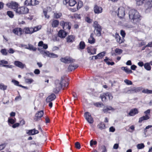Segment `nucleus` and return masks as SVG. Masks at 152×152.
<instances>
[{"instance_id":"39448f33","label":"nucleus","mask_w":152,"mask_h":152,"mask_svg":"<svg viewBox=\"0 0 152 152\" xmlns=\"http://www.w3.org/2000/svg\"><path fill=\"white\" fill-rule=\"evenodd\" d=\"M7 7L12 8L15 12L19 6L18 4L15 1H12L10 3H8L6 4Z\"/></svg>"},{"instance_id":"f3484780","label":"nucleus","mask_w":152,"mask_h":152,"mask_svg":"<svg viewBox=\"0 0 152 152\" xmlns=\"http://www.w3.org/2000/svg\"><path fill=\"white\" fill-rule=\"evenodd\" d=\"M33 28H24L23 31L25 34H31L34 32Z\"/></svg>"},{"instance_id":"09e8293b","label":"nucleus","mask_w":152,"mask_h":152,"mask_svg":"<svg viewBox=\"0 0 152 152\" xmlns=\"http://www.w3.org/2000/svg\"><path fill=\"white\" fill-rule=\"evenodd\" d=\"M0 52L3 55H7V50L5 49H2Z\"/></svg>"},{"instance_id":"13d9d810","label":"nucleus","mask_w":152,"mask_h":152,"mask_svg":"<svg viewBox=\"0 0 152 152\" xmlns=\"http://www.w3.org/2000/svg\"><path fill=\"white\" fill-rule=\"evenodd\" d=\"M97 142L96 141H93V140H91L90 142V145L92 146L93 145H96L97 144Z\"/></svg>"},{"instance_id":"a19ab883","label":"nucleus","mask_w":152,"mask_h":152,"mask_svg":"<svg viewBox=\"0 0 152 152\" xmlns=\"http://www.w3.org/2000/svg\"><path fill=\"white\" fill-rule=\"evenodd\" d=\"M105 53H106L105 52H102L98 54L97 55V56H98L99 58H100L104 56H105Z\"/></svg>"},{"instance_id":"1a4fd4ad","label":"nucleus","mask_w":152,"mask_h":152,"mask_svg":"<svg viewBox=\"0 0 152 152\" xmlns=\"http://www.w3.org/2000/svg\"><path fill=\"white\" fill-rule=\"evenodd\" d=\"M44 114V113L43 110H40L37 112L35 114V117L34 118V120L37 121L40 120L41 118L43 116Z\"/></svg>"},{"instance_id":"20e7f679","label":"nucleus","mask_w":152,"mask_h":152,"mask_svg":"<svg viewBox=\"0 0 152 152\" xmlns=\"http://www.w3.org/2000/svg\"><path fill=\"white\" fill-rule=\"evenodd\" d=\"M29 10L27 7H21L17 8L15 12L16 14L17 15L26 14L28 13Z\"/></svg>"},{"instance_id":"5701e85b","label":"nucleus","mask_w":152,"mask_h":152,"mask_svg":"<svg viewBox=\"0 0 152 152\" xmlns=\"http://www.w3.org/2000/svg\"><path fill=\"white\" fill-rule=\"evenodd\" d=\"M82 5L83 4L82 2L80 1L78 2L77 8L71 9V10L73 12H75L78 9L82 7Z\"/></svg>"},{"instance_id":"4be33fe9","label":"nucleus","mask_w":152,"mask_h":152,"mask_svg":"<svg viewBox=\"0 0 152 152\" xmlns=\"http://www.w3.org/2000/svg\"><path fill=\"white\" fill-rule=\"evenodd\" d=\"M59 24V21L58 20L53 19L51 23V25L53 28L58 27Z\"/></svg>"},{"instance_id":"72a5a7b5","label":"nucleus","mask_w":152,"mask_h":152,"mask_svg":"<svg viewBox=\"0 0 152 152\" xmlns=\"http://www.w3.org/2000/svg\"><path fill=\"white\" fill-rule=\"evenodd\" d=\"M30 5L34 6L39 4V1L36 0H31Z\"/></svg>"},{"instance_id":"7c9ffc66","label":"nucleus","mask_w":152,"mask_h":152,"mask_svg":"<svg viewBox=\"0 0 152 152\" xmlns=\"http://www.w3.org/2000/svg\"><path fill=\"white\" fill-rule=\"evenodd\" d=\"M150 63H147L144 64V67L145 69L147 70H150L151 69V67L150 66Z\"/></svg>"},{"instance_id":"49530a36","label":"nucleus","mask_w":152,"mask_h":152,"mask_svg":"<svg viewBox=\"0 0 152 152\" xmlns=\"http://www.w3.org/2000/svg\"><path fill=\"white\" fill-rule=\"evenodd\" d=\"M16 122V120L12 118H9L8 122L9 124H13Z\"/></svg>"},{"instance_id":"6e6552de","label":"nucleus","mask_w":152,"mask_h":152,"mask_svg":"<svg viewBox=\"0 0 152 152\" xmlns=\"http://www.w3.org/2000/svg\"><path fill=\"white\" fill-rule=\"evenodd\" d=\"M84 116L87 121L90 124H92L94 122L93 118L91 117L90 113L88 112H86L84 113Z\"/></svg>"},{"instance_id":"a211bd4d","label":"nucleus","mask_w":152,"mask_h":152,"mask_svg":"<svg viewBox=\"0 0 152 152\" xmlns=\"http://www.w3.org/2000/svg\"><path fill=\"white\" fill-rule=\"evenodd\" d=\"M75 37L72 35H69L66 38V42L68 43H72L75 41Z\"/></svg>"},{"instance_id":"bf43d9fd","label":"nucleus","mask_w":152,"mask_h":152,"mask_svg":"<svg viewBox=\"0 0 152 152\" xmlns=\"http://www.w3.org/2000/svg\"><path fill=\"white\" fill-rule=\"evenodd\" d=\"M120 34L122 36V38H124L125 36L126 33L125 31L122 30L120 31Z\"/></svg>"},{"instance_id":"338daca9","label":"nucleus","mask_w":152,"mask_h":152,"mask_svg":"<svg viewBox=\"0 0 152 152\" xmlns=\"http://www.w3.org/2000/svg\"><path fill=\"white\" fill-rule=\"evenodd\" d=\"M6 146L5 144H3L0 145V150H1L4 149Z\"/></svg>"},{"instance_id":"ea45409f","label":"nucleus","mask_w":152,"mask_h":152,"mask_svg":"<svg viewBox=\"0 0 152 152\" xmlns=\"http://www.w3.org/2000/svg\"><path fill=\"white\" fill-rule=\"evenodd\" d=\"M100 97L101 98L103 102L105 101L107 99V97L106 96L105 93H104L102 95H101Z\"/></svg>"},{"instance_id":"69168bd1","label":"nucleus","mask_w":152,"mask_h":152,"mask_svg":"<svg viewBox=\"0 0 152 152\" xmlns=\"http://www.w3.org/2000/svg\"><path fill=\"white\" fill-rule=\"evenodd\" d=\"M19 125V123H16L15 124H14L13 125H12V127L15 128L17 127H18Z\"/></svg>"},{"instance_id":"0e129e2a","label":"nucleus","mask_w":152,"mask_h":152,"mask_svg":"<svg viewBox=\"0 0 152 152\" xmlns=\"http://www.w3.org/2000/svg\"><path fill=\"white\" fill-rule=\"evenodd\" d=\"M145 43L143 41H142V42L139 43V47H141L142 46L145 45Z\"/></svg>"},{"instance_id":"864d4df0","label":"nucleus","mask_w":152,"mask_h":152,"mask_svg":"<svg viewBox=\"0 0 152 152\" xmlns=\"http://www.w3.org/2000/svg\"><path fill=\"white\" fill-rule=\"evenodd\" d=\"M75 148L78 149H79L81 148L80 144L78 142H76L75 143Z\"/></svg>"},{"instance_id":"ddd939ff","label":"nucleus","mask_w":152,"mask_h":152,"mask_svg":"<svg viewBox=\"0 0 152 152\" xmlns=\"http://www.w3.org/2000/svg\"><path fill=\"white\" fill-rule=\"evenodd\" d=\"M14 64L16 66L21 69H23L26 67V65L25 64L18 61H15Z\"/></svg>"},{"instance_id":"473e14b6","label":"nucleus","mask_w":152,"mask_h":152,"mask_svg":"<svg viewBox=\"0 0 152 152\" xmlns=\"http://www.w3.org/2000/svg\"><path fill=\"white\" fill-rule=\"evenodd\" d=\"M105 124L102 122H101L97 125V127L100 130H102L105 128Z\"/></svg>"},{"instance_id":"9b49d317","label":"nucleus","mask_w":152,"mask_h":152,"mask_svg":"<svg viewBox=\"0 0 152 152\" xmlns=\"http://www.w3.org/2000/svg\"><path fill=\"white\" fill-rule=\"evenodd\" d=\"M118 12L117 15L121 18H123L125 15V10L123 7H119L118 9Z\"/></svg>"},{"instance_id":"680f3d73","label":"nucleus","mask_w":152,"mask_h":152,"mask_svg":"<svg viewBox=\"0 0 152 152\" xmlns=\"http://www.w3.org/2000/svg\"><path fill=\"white\" fill-rule=\"evenodd\" d=\"M31 0H26L24 2V4L26 6L30 5Z\"/></svg>"},{"instance_id":"c85d7f7f","label":"nucleus","mask_w":152,"mask_h":152,"mask_svg":"<svg viewBox=\"0 0 152 152\" xmlns=\"http://www.w3.org/2000/svg\"><path fill=\"white\" fill-rule=\"evenodd\" d=\"M79 46L78 49L83 50L84 49L86 45L85 42L83 41H81L80 42Z\"/></svg>"},{"instance_id":"e2e57ef3","label":"nucleus","mask_w":152,"mask_h":152,"mask_svg":"<svg viewBox=\"0 0 152 152\" xmlns=\"http://www.w3.org/2000/svg\"><path fill=\"white\" fill-rule=\"evenodd\" d=\"M43 12L45 18H47L48 19L49 18L50 16L49 15H47V11L46 10H43Z\"/></svg>"},{"instance_id":"393cba45","label":"nucleus","mask_w":152,"mask_h":152,"mask_svg":"<svg viewBox=\"0 0 152 152\" xmlns=\"http://www.w3.org/2000/svg\"><path fill=\"white\" fill-rule=\"evenodd\" d=\"M87 52L88 53H90V55H94L96 53V49L95 48H93V50L94 51V52H91V51H92V49L91 48V47H88L87 48Z\"/></svg>"},{"instance_id":"b1692460","label":"nucleus","mask_w":152,"mask_h":152,"mask_svg":"<svg viewBox=\"0 0 152 152\" xmlns=\"http://www.w3.org/2000/svg\"><path fill=\"white\" fill-rule=\"evenodd\" d=\"M115 109L111 106H107L106 107H104L103 109V111L104 113L107 112L109 110H115Z\"/></svg>"},{"instance_id":"37998d69","label":"nucleus","mask_w":152,"mask_h":152,"mask_svg":"<svg viewBox=\"0 0 152 152\" xmlns=\"http://www.w3.org/2000/svg\"><path fill=\"white\" fill-rule=\"evenodd\" d=\"M105 94H106V96L107 97V98H108L110 100H111L113 99V96L109 92H107Z\"/></svg>"},{"instance_id":"4d7b16f0","label":"nucleus","mask_w":152,"mask_h":152,"mask_svg":"<svg viewBox=\"0 0 152 152\" xmlns=\"http://www.w3.org/2000/svg\"><path fill=\"white\" fill-rule=\"evenodd\" d=\"M88 42L91 44H94L95 42V39H90V38H89L88 39Z\"/></svg>"},{"instance_id":"f704fd0d","label":"nucleus","mask_w":152,"mask_h":152,"mask_svg":"<svg viewBox=\"0 0 152 152\" xmlns=\"http://www.w3.org/2000/svg\"><path fill=\"white\" fill-rule=\"evenodd\" d=\"M26 133L29 135H34V129L27 130Z\"/></svg>"},{"instance_id":"bb28decb","label":"nucleus","mask_w":152,"mask_h":152,"mask_svg":"<svg viewBox=\"0 0 152 152\" xmlns=\"http://www.w3.org/2000/svg\"><path fill=\"white\" fill-rule=\"evenodd\" d=\"M141 89L140 87H134L132 88L130 91L132 93H137L140 91Z\"/></svg>"},{"instance_id":"a878e982","label":"nucleus","mask_w":152,"mask_h":152,"mask_svg":"<svg viewBox=\"0 0 152 152\" xmlns=\"http://www.w3.org/2000/svg\"><path fill=\"white\" fill-rule=\"evenodd\" d=\"M150 118V117L147 115H145L139 118V122L140 123H141L144 120H146Z\"/></svg>"},{"instance_id":"8fccbe9b","label":"nucleus","mask_w":152,"mask_h":152,"mask_svg":"<svg viewBox=\"0 0 152 152\" xmlns=\"http://www.w3.org/2000/svg\"><path fill=\"white\" fill-rule=\"evenodd\" d=\"M95 106L97 107H101L102 105L104 106V104L102 102H97L94 104Z\"/></svg>"},{"instance_id":"603ef678","label":"nucleus","mask_w":152,"mask_h":152,"mask_svg":"<svg viewBox=\"0 0 152 152\" xmlns=\"http://www.w3.org/2000/svg\"><path fill=\"white\" fill-rule=\"evenodd\" d=\"M137 4L138 5L142 4L145 0H136Z\"/></svg>"},{"instance_id":"7ed1b4c3","label":"nucleus","mask_w":152,"mask_h":152,"mask_svg":"<svg viewBox=\"0 0 152 152\" xmlns=\"http://www.w3.org/2000/svg\"><path fill=\"white\" fill-rule=\"evenodd\" d=\"M93 26L94 28V33L96 36L97 37L101 36L102 27L98 24L97 21L94 22Z\"/></svg>"},{"instance_id":"de8ad7c7","label":"nucleus","mask_w":152,"mask_h":152,"mask_svg":"<svg viewBox=\"0 0 152 152\" xmlns=\"http://www.w3.org/2000/svg\"><path fill=\"white\" fill-rule=\"evenodd\" d=\"M48 57L50 58H55L58 57V56L53 53H51L48 54Z\"/></svg>"},{"instance_id":"2eb2a0df","label":"nucleus","mask_w":152,"mask_h":152,"mask_svg":"<svg viewBox=\"0 0 152 152\" xmlns=\"http://www.w3.org/2000/svg\"><path fill=\"white\" fill-rule=\"evenodd\" d=\"M56 98L55 94H52L46 98V102H50L54 100Z\"/></svg>"},{"instance_id":"dca6fc26","label":"nucleus","mask_w":152,"mask_h":152,"mask_svg":"<svg viewBox=\"0 0 152 152\" xmlns=\"http://www.w3.org/2000/svg\"><path fill=\"white\" fill-rule=\"evenodd\" d=\"M102 8L101 7L95 5L94 7V11L95 14H99L102 12Z\"/></svg>"},{"instance_id":"f8f14e48","label":"nucleus","mask_w":152,"mask_h":152,"mask_svg":"<svg viewBox=\"0 0 152 152\" xmlns=\"http://www.w3.org/2000/svg\"><path fill=\"white\" fill-rule=\"evenodd\" d=\"M12 32L15 34L20 36L23 34L22 29L20 28H16L12 30Z\"/></svg>"},{"instance_id":"0eeeda50","label":"nucleus","mask_w":152,"mask_h":152,"mask_svg":"<svg viewBox=\"0 0 152 152\" xmlns=\"http://www.w3.org/2000/svg\"><path fill=\"white\" fill-rule=\"evenodd\" d=\"M61 61L66 64H69L73 62L75 60L70 57L66 56L64 58H61L60 59Z\"/></svg>"},{"instance_id":"6ab92c4d","label":"nucleus","mask_w":152,"mask_h":152,"mask_svg":"<svg viewBox=\"0 0 152 152\" xmlns=\"http://www.w3.org/2000/svg\"><path fill=\"white\" fill-rule=\"evenodd\" d=\"M138 111L137 109L135 108L130 110V112L128 113V115L129 116H133L138 114Z\"/></svg>"},{"instance_id":"f257e3e1","label":"nucleus","mask_w":152,"mask_h":152,"mask_svg":"<svg viewBox=\"0 0 152 152\" xmlns=\"http://www.w3.org/2000/svg\"><path fill=\"white\" fill-rule=\"evenodd\" d=\"M64 76L61 77V81L58 80H56L55 81L56 87L53 89V92L56 94L58 93L59 91L63 87H67L69 85L68 82L64 80Z\"/></svg>"},{"instance_id":"c03bdc74","label":"nucleus","mask_w":152,"mask_h":152,"mask_svg":"<svg viewBox=\"0 0 152 152\" xmlns=\"http://www.w3.org/2000/svg\"><path fill=\"white\" fill-rule=\"evenodd\" d=\"M7 86L4 85L2 83L0 84V89L1 90H5L7 89Z\"/></svg>"},{"instance_id":"052dcab7","label":"nucleus","mask_w":152,"mask_h":152,"mask_svg":"<svg viewBox=\"0 0 152 152\" xmlns=\"http://www.w3.org/2000/svg\"><path fill=\"white\" fill-rule=\"evenodd\" d=\"M86 21L88 23H91L92 22V20L89 17H87L85 18Z\"/></svg>"},{"instance_id":"2f4dec72","label":"nucleus","mask_w":152,"mask_h":152,"mask_svg":"<svg viewBox=\"0 0 152 152\" xmlns=\"http://www.w3.org/2000/svg\"><path fill=\"white\" fill-rule=\"evenodd\" d=\"M28 47H26L25 48L30 50H33L34 51H35L36 50V48L35 47H34L33 45H31L30 44H28Z\"/></svg>"},{"instance_id":"423d86ee","label":"nucleus","mask_w":152,"mask_h":152,"mask_svg":"<svg viewBox=\"0 0 152 152\" xmlns=\"http://www.w3.org/2000/svg\"><path fill=\"white\" fill-rule=\"evenodd\" d=\"M60 24L64 30L67 29L69 30L71 28V23L70 22H65L64 21H62L60 22Z\"/></svg>"},{"instance_id":"58836bf2","label":"nucleus","mask_w":152,"mask_h":152,"mask_svg":"<svg viewBox=\"0 0 152 152\" xmlns=\"http://www.w3.org/2000/svg\"><path fill=\"white\" fill-rule=\"evenodd\" d=\"M62 15L61 13H55L54 14V17L55 18L58 19Z\"/></svg>"},{"instance_id":"5fc2aeb1","label":"nucleus","mask_w":152,"mask_h":152,"mask_svg":"<svg viewBox=\"0 0 152 152\" xmlns=\"http://www.w3.org/2000/svg\"><path fill=\"white\" fill-rule=\"evenodd\" d=\"M0 66L8 68H12V65H4L2 64H0Z\"/></svg>"},{"instance_id":"c756f323","label":"nucleus","mask_w":152,"mask_h":152,"mask_svg":"<svg viewBox=\"0 0 152 152\" xmlns=\"http://www.w3.org/2000/svg\"><path fill=\"white\" fill-rule=\"evenodd\" d=\"M28 77L27 76L24 77L26 83L30 84L33 82L34 80L32 79H28L27 78Z\"/></svg>"},{"instance_id":"79ce46f5","label":"nucleus","mask_w":152,"mask_h":152,"mask_svg":"<svg viewBox=\"0 0 152 152\" xmlns=\"http://www.w3.org/2000/svg\"><path fill=\"white\" fill-rule=\"evenodd\" d=\"M76 3V1L75 0H70L69 4L70 6H73Z\"/></svg>"},{"instance_id":"c9c22d12","label":"nucleus","mask_w":152,"mask_h":152,"mask_svg":"<svg viewBox=\"0 0 152 152\" xmlns=\"http://www.w3.org/2000/svg\"><path fill=\"white\" fill-rule=\"evenodd\" d=\"M142 92L143 93L147 94H152V90H148L147 89H144Z\"/></svg>"},{"instance_id":"4c0bfd02","label":"nucleus","mask_w":152,"mask_h":152,"mask_svg":"<svg viewBox=\"0 0 152 152\" xmlns=\"http://www.w3.org/2000/svg\"><path fill=\"white\" fill-rule=\"evenodd\" d=\"M137 147L138 149H140L143 148L145 147V145L143 143L138 144L137 145Z\"/></svg>"},{"instance_id":"aec40b11","label":"nucleus","mask_w":152,"mask_h":152,"mask_svg":"<svg viewBox=\"0 0 152 152\" xmlns=\"http://www.w3.org/2000/svg\"><path fill=\"white\" fill-rule=\"evenodd\" d=\"M67 33L64 30H61L58 33V36L62 38H64L66 35Z\"/></svg>"},{"instance_id":"6e6d98bb","label":"nucleus","mask_w":152,"mask_h":152,"mask_svg":"<svg viewBox=\"0 0 152 152\" xmlns=\"http://www.w3.org/2000/svg\"><path fill=\"white\" fill-rule=\"evenodd\" d=\"M124 82L128 85H132V82L127 79H125L124 80Z\"/></svg>"},{"instance_id":"cd10ccee","label":"nucleus","mask_w":152,"mask_h":152,"mask_svg":"<svg viewBox=\"0 0 152 152\" xmlns=\"http://www.w3.org/2000/svg\"><path fill=\"white\" fill-rule=\"evenodd\" d=\"M121 69L128 74L131 73L132 72L131 70L127 68V67H121Z\"/></svg>"},{"instance_id":"9d476101","label":"nucleus","mask_w":152,"mask_h":152,"mask_svg":"<svg viewBox=\"0 0 152 152\" xmlns=\"http://www.w3.org/2000/svg\"><path fill=\"white\" fill-rule=\"evenodd\" d=\"M146 10L147 12L152 10V0H149L145 4Z\"/></svg>"},{"instance_id":"a18cd8bd","label":"nucleus","mask_w":152,"mask_h":152,"mask_svg":"<svg viewBox=\"0 0 152 152\" xmlns=\"http://www.w3.org/2000/svg\"><path fill=\"white\" fill-rule=\"evenodd\" d=\"M12 82L13 83L14 85L20 87V86L21 85L19 84V83L18 81L15 80H12Z\"/></svg>"},{"instance_id":"e433bc0d","label":"nucleus","mask_w":152,"mask_h":152,"mask_svg":"<svg viewBox=\"0 0 152 152\" xmlns=\"http://www.w3.org/2000/svg\"><path fill=\"white\" fill-rule=\"evenodd\" d=\"M7 15L11 18H13L14 16L13 12L10 11H8L7 12Z\"/></svg>"},{"instance_id":"774afa93","label":"nucleus","mask_w":152,"mask_h":152,"mask_svg":"<svg viewBox=\"0 0 152 152\" xmlns=\"http://www.w3.org/2000/svg\"><path fill=\"white\" fill-rule=\"evenodd\" d=\"M150 109L147 110L145 111L144 112V113L145 114V115L149 116L148 115L150 114Z\"/></svg>"},{"instance_id":"3c124183","label":"nucleus","mask_w":152,"mask_h":152,"mask_svg":"<svg viewBox=\"0 0 152 152\" xmlns=\"http://www.w3.org/2000/svg\"><path fill=\"white\" fill-rule=\"evenodd\" d=\"M115 52L116 53H118V54H120L122 53L123 50L120 49L116 48L115 50Z\"/></svg>"},{"instance_id":"4468645a","label":"nucleus","mask_w":152,"mask_h":152,"mask_svg":"<svg viewBox=\"0 0 152 152\" xmlns=\"http://www.w3.org/2000/svg\"><path fill=\"white\" fill-rule=\"evenodd\" d=\"M114 37L117 42H118L119 44H121L124 42V38H122L121 39L118 33H116Z\"/></svg>"},{"instance_id":"f03ea898","label":"nucleus","mask_w":152,"mask_h":152,"mask_svg":"<svg viewBox=\"0 0 152 152\" xmlns=\"http://www.w3.org/2000/svg\"><path fill=\"white\" fill-rule=\"evenodd\" d=\"M129 15L132 22L137 24L139 23L140 20V15L137 10L134 9L131 10L129 12Z\"/></svg>"},{"instance_id":"412c9836","label":"nucleus","mask_w":152,"mask_h":152,"mask_svg":"<svg viewBox=\"0 0 152 152\" xmlns=\"http://www.w3.org/2000/svg\"><path fill=\"white\" fill-rule=\"evenodd\" d=\"M78 66L77 64H76L75 65L74 64H70L68 67L67 69L68 71L71 72L73 70H74L76 69L77 68Z\"/></svg>"}]
</instances>
